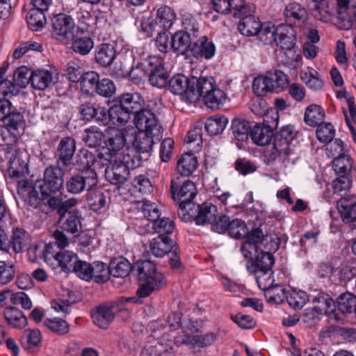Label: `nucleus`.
Segmentation results:
<instances>
[{
	"instance_id": "69168bd1",
	"label": "nucleus",
	"mask_w": 356,
	"mask_h": 356,
	"mask_svg": "<svg viewBox=\"0 0 356 356\" xmlns=\"http://www.w3.org/2000/svg\"><path fill=\"white\" fill-rule=\"evenodd\" d=\"M317 139L324 143H328L332 140L335 135V129L331 123L322 122L317 126L316 131Z\"/></svg>"
},
{
	"instance_id": "f257e3e1",
	"label": "nucleus",
	"mask_w": 356,
	"mask_h": 356,
	"mask_svg": "<svg viewBox=\"0 0 356 356\" xmlns=\"http://www.w3.org/2000/svg\"><path fill=\"white\" fill-rule=\"evenodd\" d=\"M282 238L277 235L264 234L262 229L254 230L248 241H244L240 251L247 259L246 269L254 275L258 286L261 290H267L262 286L261 279L270 280L273 275V266L275 259L273 255L280 248Z\"/></svg>"
},
{
	"instance_id": "e433bc0d",
	"label": "nucleus",
	"mask_w": 356,
	"mask_h": 356,
	"mask_svg": "<svg viewBox=\"0 0 356 356\" xmlns=\"http://www.w3.org/2000/svg\"><path fill=\"white\" fill-rule=\"evenodd\" d=\"M94 48V41L89 35H72V51L79 55H88Z\"/></svg>"
},
{
	"instance_id": "f8f14e48",
	"label": "nucleus",
	"mask_w": 356,
	"mask_h": 356,
	"mask_svg": "<svg viewBox=\"0 0 356 356\" xmlns=\"http://www.w3.org/2000/svg\"><path fill=\"white\" fill-rule=\"evenodd\" d=\"M11 98L0 97V120L6 122L8 131H17L25 124L23 113L13 106Z\"/></svg>"
},
{
	"instance_id": "5fc2aeb1",
	"label": "nucleus",
	"mask_w": 356,
	"mask_h": 356,
	"mask_svg": "<svg viewBox=\"0 0 356 356\" xmlns=\"http://www.w3.org/2000/svg\"><path fill=\"white\" fill-rule=\"evenodd\" d=\"M92 279L97 284H104L108 281L111 276L110 264L107 266L103 261L92 263Z\"/></svg>"
},
{
	"instance_id": "6e6d98bb",
	"label": "nucleus",
	"mask_w": 356,
	"mask_h": 356,
	"mask_svg": "<svg viewBox=\"0 0 356 356\" xmlns=\"http://www.w3.org/2000/svg\"><path fill=\"white\" fill-rule=\"evenodd\" d=\"M17 267L14 261L10 260H0V286L12 282L15 276Z\"/></svg>"
},
{
	"instance_id": "393cba45",
	"label": "nucleus",
	"mask_w": 356,
	"mask_h": 356,
	"mask_svg": "<svg viewBox=\"0 0 356 356\" xmlns=\"http://www.w3.org/2000/svg\"><path fill=\"white\" fill-rule=\"evenodd\" d=\"M213 9L221 15L232 14L234 16H241L243 10H245L244 0H211Z\"/></svg>"
},
{
	"instance_id": "a211bd4d",
	"label": "nucleus",
	"mask_w": 356,
	"mask_h": 356,
	"mask_svg": "<svg viewBox=\"0 0 356 356\" xmlns=\"http://www.w3.org/2000/svg\"><path fill=\"white\" fill-rule=\"evenodd\" d=\"M179 250V245L170 236H159L152 239L149 242V250L152 255L158 258H163L171 252Z\"/></svg>"
},
{
	"instance_id": "423d86ee",
	"label": "nucleus",
	"mask_w": 356,
	"mask_h": 356,
	"mask_svg": "<svg viewBox=\"0 0 356 356\" xmlns=\"http://www.w3.org/2000/svg\"><path fill=\"white\" fill-rule=\"evenodd\" d=\"M170 195L179 206L178 215L180 216L184 210H187L195 203L193 199L197 195V188L192 181L178 176L170 181Z\"/></svg>"
},
{
	"instance_id": "473e14b6",
	"label": "nucleus",
	"mask_w": 356,
	"mask_h": 356,
	"mask_svg": "<svg viewBox=\"0 0 356 356\" xmlns=\"http://www.w3.org/2000/svg\"><path fill=\"white\" fill-rule=\"evenodd\" d=\"M273 137V130L270 127H267L264 124L262 126L259 123L255 124L252 127L250 138L252 142L259 146L269 145Z\"/></svg>"
},
{
	"instance_id": "6ab92c4d",
	"label": "nucleus",
	"mask_w": 356,
	"mask_h": 356,
	"mask_svg": "<svg viewBox=\"0 0 356 356\" xmlns=\"http://www.w3.org/2000/svg\"><path fill=\"white\" fill-rule=\"evenodd\" d=\"M126 144V135L120 129H112L107 131L102 149H106L111 156H115Z\"/></svg>"
},
{
	"instance_id": "2f4dec72",
	"label": "nucleus",
	"mask_w": 356,
	"mask_h": 356,
	"mask_svg": "<svg viewBox=\"0 0 356 356\" xmlns=\"http://www.w3.org/2000/svg\"><path fill=\"white\" fill-rule=\"evenodd\" d=\"M110 268L111 275L115 277H127L134 273V264L124 257L113 258L110 261Z\"/></svg>"
},
{
	"instance_id": "864d4df0",
	"label": "nucleus",
	"mask_w": 356,
	"mask_h": 356,
	"mask_svg": "<svg viewBox=\"0 0 356 356\" xmlns=\"http://www.w3.org/2000/svg\"><path fill=\"white\" fill-rule=\"evenodd\" d=\"M338 309L342 314H351L356 310V296L346 291L339 296L337 299Z\"/></svg>"
},
{
	"instance_id": "0eeeda50",
	"label": "nucleus",
	"mask_w": 356,
	"mask_h": 356,
	"mask_svg": "<svg viewBox=\"0 0 356 356\" xmlns=\"http://www.w3.org/2000/svg\"><path fill=\"white\" fill-rule=\"evenodd\" d=\"M195 99L203 98L205 105L213 110L220 108L225 102L226 93L216 86V80L212 76H200V82L197 88Z\"/></svg>"
},
{
	"instance_id": "bb28decb",
	"label": "nucleus",
	"mask_w": 356,
	"mask_h": 356,
	"mask_svg": "<svg viewBox=\"0 0 356 356\" xmlns=\"http://www.w3.org/2000/svg\"><path fill=\"white\" fill-rule=\"evenodd\" d=\"M190 52L195 58L209 60L215 55L216 46L212 41L209 40V38L204 35L193 42Z\"/></svg>"
},
{
	"instance_id": "f3484780",
	"label": "nucleus",
	"mask_w": 356,
	"mask_h": 356,
	"mask_svg": "<svg viewBox=\"0 0 356 356\" xmlns=\"http://www.w3.org/2000/svg\"><path fill=\"white\" fill-rule=\"evenodd\" d=\"M245 12L241 13V16H234L235 18H239L238 30L245 36H255L261 28L262 24L259 17L251 14L250 9L245 6Z\"/></svg>"
},
{
	"instance_id": "49530a36",
	"label": "nucleus",
	"mask_w": 356,
	"mask_h": 356,
	"mask_svg": "<svg viewBox=\"0 0 356 356\" xmlns=\"http://www.w3.org/2000/svg\"><path fill=\"white\" fill-rule=\"evenodd\" d=\"M26 341V348L31 351L39 350L42 346V334L38 329L25 330L21 337V343L24 346V341Z\"/></svg>"
},
{
	"instance_id": "4be33fe9",
	"label": "nucleus",
	"mask_w": 356,
	"mask_h": 356,
	"mask_svg": "<svg viewBox=\"0 0 356 356\" xmlns=\"http://www.w3.org/2000/svg\"><path fill=\"white\" fill-rule=\"evenodd\" d=\"M170 76L165 64L158 57H156L151 70L148 81L151 86L158 88H167Z\"/></svg>"
},
{
	"instance_id": "cd10ccee",
	"label": "nucleus",
	"mask_w": 356,
	"mask_h": 356,
	"mask_svg": "<svg viewBox=\"0 0 356 356\" xmlns=\"http://www.w3.org/2000/svg\"><path fill=\"white\" fill-rule=\"evenodd\" d=\"M296 132L292 125L283 126L278 132L273 133V145L281 151L291 154L290 144L296 137Z\"/></svg>"
},
{
	"instance_id": "72a5a7b5",
	"label": "nucleus",
	"mask_w": 356,
	"mask_h": 356,
	"mask_svg": "<svg viewBox=\"0 0 356 356\" xmlns=\"http://www.w3.org/2000/svg\"><path fill=\"white\" fill-rule=\"evenodd\" d=\"M197 156L192 152L181 154L177 161V168L181 177H189L197 169Z\"/></svg>"
},
{
	"instance_id": "f704fd0d",
	"label": "nucleus",
	"mask_w": 356,
	"mask_h": 356,
	"mask_svg": "<svg viewBox=\"0 0 356 356\" xmlns=\"http://www.w3.org/2000/svg\"><path fill=\"white\" fill-rule=\"evenodd\" d=\"M257 229H261L260 226L258 227H254L249 231L244 220L239 218H234L230 222L227 234L230 237L235 239L238 240L245 238V241H248L252 232Z\"/></svg>"
},
{
	"instance_id": "0e129e2a",
	"label": "nucleus",
	"mask_w": 356,
	"mask_h": 356,
	"mask_svg": "<svg viewBox=\"0 0 356 356\" xmlns=\"http://www.w3.org/2000/svg\"><path fill=\"white\" fill-rule=\"evenodd\" d=\"M116 92L115 83L108 78L100 79L95 90V95L105 98L111 97Z\"/></svg>"
},
{
	"instance_id": "7c9ffc66",
	"label": "nucleus",
	"mask_w": 356,
	"mask_h": 356,
	"mask_svg": "<svg viewBox=\"0 0 356 356\" xmlns=\"http://www.w3.org/2000/svg\"><path fill=\"white\" fill-rule=\"evenodd\" d=\"M296 31L291 26H280L278 29L277 42L276 46L280 47L282 51H291L296 47Z\"/></svg>"
},
{
	"instance_id": "338daca9",
	"label": "nucleus",
	"mask_w": 356,
	"mask_h": 356,
	"mask_svg": "<svg viewBox=\"0 0 356 356\" xmlns=\"http://www.w3.org/2000/svg\"><path fill=\"white\" fill-rule=\"evenodd\" d=\"M92 264L79 259L74 266L72 273L79 278L90 281L92 279Z\"/></svg>"
},
{
	"instance_id": "aec40b11",
	"label": "nucleus",
	"mask_w": 356,
	"mask_h": 356,
	"mask_svg": "<svg viewBox=\"0 0 356 356\" xmlns=\"http://www.w3.org/2000/svg\"><path fill=\"white\" fill-rule=\"evenodd\" d=\"M75 150V140L70 136L63 138L57 148V166H60L63 168L70 165Z\"/></svg>"
},
{
	"instance_id": "09e8293b",
	"label": "nucleus",
	"mask_w": 356,
	"mask_h": 356,
	"mask_svg": "<svg viewBox=\"0 0 356 356\" xmlns=\"http://www.w3.org/2000/svg\"><path fill=\"white\" fill-rule=\"evenodd\" d=\"M267 75L271 81L270 86L273 92H281L289 86L288 76L280 70L269 71Z\"/></svg>"
},
{
	"instance_id": "79ce46f5",
	"label": "nucleus",
	"mask_w": 356,
	"mask_h": 356,
	"mask_svg": "<svg viewBox=\"0 0 356 356\" xmlns=\"http://www.w3.org/2000/svg\"><path fill=\"white\" fill-rule=\"evenodd\" d=\"M157 270L156 264L146 259L138 260L134 263L133 275L137 277L139 285L143 282L147 276L154 273Z\"/></svg>"
},
{
	"instance_id": "680f3d73",
	"label": "nucleus",
	"mask_w": 356,
	"mask_h": 356,
	"mask_svg": "<svg viewBox=\"0 0 356 356\" xmlns=\"http://www.w3.org/2000/svg\"><path fill=\"white\" fill-rule=\"evenodd\" d=\"M43 324L50 331L58 335H64L68 333L70 330L69 324L60 318H46Z\"/></svg>"
},
{
	"instance_id": "ea45409f",
	"label": "nucleus",
	"mask_w": 356,
	"mask_h": 356,
	"mask_svg": "<svg viewBox=\"0 0 356 356\" xmlns=\"http://www.w3.org/2000/svg\"><path fill=\"white\" fill-rule=\"evenodd\" d=\"M54 257L62 270L66 273H72L74 266L79 260L76 254L68 250H60Z\"/></svg>"
},
{
	"instance_id": "1a4fd4ad",
	"label": "nucleus",
	"mask_w": 356,
	"mask_h": 356,
	"mask_svg": "<svg viewBox=\"0 0 356 356\" xmlns=\"http://www.w3.org/2000/svg\"><path fill=\"white\" fill-rule=\"evenodd\" d=\"M216 213L217 207L212 203H194L187 210H184L179 217L184 222L194 221L197 225L202 226L213 222Z\"/></svg>"
},
{
	"instance_id": "a878e982",
	"label": "nucleus",
	"mask_w": 356,
	"mask_h": 356,
	"mask_svg": "<svg viewBox=\"0 0 356 356\" xmlns=\"http://www.w3.org/2000/svg\"><path fill=\"white\" fill-rule=\"evenodd\" d=\"M192 44L191 33L184 30H178L170 36V49L177 54L186 55Z\"/></svg>"
},
{
	"instance_id": "a19ab883",
	"label": "nucleus",
	"mask_w": 356,
	"mask_h": 356,
	"mask_svg": "<svg viewBox=\"0 0 356 356\" xmlns=\"http://www.w3.org/2000/svg\"><path fill=\"white\" fill-rule=\"evenodd\" d=\"M325 120V111L321 106L311 104L305 109L304 121L306 124L310 127H317Z\"/></svg>"
},
{
	"instance_id": "774afa93",
	"label": "nucleus",
	"mask_w": 356,
	"mask_h": 356,
	"mask_svg": "<svg viewBox=\"0 0 356 356\" xmlns=\"http://www.w3.org/2000/svg\"><path fill=\"white\" fill-rule=\"evenodd\" d=\"M270 79L268 75L265 76H258L254 79L252 82V90L258 96L266 95L267 92H273L270 86Z\"/></svg>"
},
{
	"instance_id": "dca6fc26",
	"label": "nucleus",
	"mask_w": 356,
	"mask_h": 356,
	"mask_svg": "<svg viewBox=\"0 0 356 356\" xmlns=\"http://www.w3.org/2000/svg\"><path fill=\"white\" fill-rule=\"evenodd\" d=\"M252 129V123L249 120L242 118L232 119L230 131L233 140L238 149H242L243 143L248 140Z\"/></svg>"
},
{
	"instance_id": "58836bf2",
	"label": "nucleus",
	"mask_w": 356,
	"mask_h": 356,
	"mask_svg": "<svg viewBox=\"0 0 356 356\" xmlns=\"http://www.w3.org/2000/svg\"><path fill=\"white\" fill-rule=\"evenodd\" d=\"M29 241L30 235L25 229L20 227L13 228L9 242L10 248L15 253L21 252L29 245Z\"/></svg>"
},
{
	"instance_id": "bf43d9fd",
	"label": "nucleus",
	"mask_w": 356,
	"mask_h": 356,
	"mask_svg": "<svg viewBox=\"0 0 356 356\" xmlns=\"http://www.w3.org/2000/svg\"><path fill=\"white\" fill-rule=\"evenodd\" d=\"M152 228L159 236H170L175 229V223L169 218L159 217L152 222Z\"/></svg>"
},
{
	"instance_id": "3c124183",
	"label": "nucleus",
	"mask_w": 356,
	"mask_h": 356,
	"mask_svg": "<svg viewBox=\"0 0 356 356\" xmlns=\"http://www.w3.org/2000/svg\"><path fill=\"white\" fill-rule=\"evenodd\" d=\"M86 200L90 209L95 212L105 207L106 203L104 193L96 190L95 187L90 188L87 192Z\"/></svg>"
},
{
	"instance_id": "c9c22d12",
	"label": "nucleus",
	"mask_w": 356,
	"mask_h": 356,
	"mask_svg": "<svg viewBox=\"0 0 356 356\" xmlns=\"http://www.w3.org/2000/svg\"><path fill=\"white\" fill-rule=\"evenodd\" d=\"M99 79L100 75L98 72H85L79 83L81 92L88 97H94Z\"/></svg>"
},
{
	"instance_id": "c85d7f7f",
	"label": "nucleus",
	"mask_w": 356,
	"mask_h": 356,
	"mask_svg": "<svg viewBox=\"0 0 356 356\" xmlns=\"http://www.w3.org/2000/svg\"><path fill=\"white\" fill-rule=\"evenodd\" d=\"M116 58V50L110 43H102L97 45L94 53L96 63L102 67L111 66Z\"/></svg>"
},
{
	"instance_id": "4c0bfd02",
	"label": "nucleus",
	"mask_w": 356,
	"mask_h": 356,
	"mask_svg": "<svg viewBox=\"0 0 356 356\" xmlns=\"http://www.w3.org/2000/svg\"><path fill=\"white\" fill-rule=\"evenodd\" d=\"M92 122L99 126H107L109 124L118 126L116 116L113 113L112 104H111L108 108L100 104H97Z\"/></svg>"
},
{
	"instance_id": "8fccbe9b",
	"label": "nucleus",
	"mask_w": 356,
	"mask_h": 356,
	"mask_svg": "<svg viewBox=\"0 0 356 356\" xmlns=\"http://www.w3.org/2000/svg\"><path fill=\"white\" fill-rule=\"evenodd\" d=\"M353 160L344 153L341 154L332 161V168L337 175H350Z\"/></svg>"
},
{
	"instance_id": "39448f33",
	"label": "nucleus",
	"mask_w": 356,
	"mask_h": 356,
	"mask_svg": "<svg viewBox=\"0 0 356 356\" xmlns=\"http://www.w3.org/2000/svg\"><path fill=\"white\" fill-rule=\"evenodd\" d=\"M147 125L149 126L137 128L138 131L136 134L132 143L133 147L136 151L135 155L145 153L149 155L154 144L161 141L163 138V129L158 123L156 117H154V122L148 123Z\"/></svg>"
},
{
	"instance_id": "37998d69",
	"label": "nucleus",
	"mask_w": 356,
	"mask_h": 356,
	"mask_svg": "<svg viewBox=\"0 0 356 356\" xmlns=\"http://www.w3.org/2000/svg\"><path fill=\"white\" fill-rule=\"evenodd\" d=\"M31 86L38 90H44L52 81V74L48 70H38L31 73Z\"/></svg>"
},
{
	"instance_id": "f03ea898",
	"label": "nucleus",
	"mask_w": 356,
	"mask_h": 356,
	"mask_svg": "<svg viewBox=\"0 0 356 356\" xmlns=\"http://www.w3.org/2000/svg\"><path fill=\"white\" fill-rule=\"evenodd\" d=\"M111 104L118 126L125 125L131 116L134 117L136 128L146 127L148 123L154 122L156 115L151 110L144 108L145 100L138 92L122 93L114 97Z\"/></svg>"
},
{
	"instance_id": "20e7f679",
	"label": "nucleus",
	"mask_w": 356,
	"mask_h": 356,
	"mask_svg": "<svg viewBox=\"0 0 356 356\" xmlns=\"http://www.w3.org/2000/svg\"><path fill=\"white\" fill-rule=\"evenodd\" d=\"M142 157L129 152L122 153L114 160H111L105 170V177L114 185H123L127 181L130 170L141 165Z\"/></svg>"
},
{
	"instance_id": "c03bdc74",
	"label": "nucleus",
	"mask_w": 356,
	"mask_h": 356,
	"mask_svg": "<svg viewBox=\"0 0 356 356\" xmlns=\"http://www.w3.org/2000/svg\"><path fill=\"white\" fill-rule=\"evenodd\" d=\"M85 133L83 140L88 147L102 149L106 134L98 127L91 126L85 130Z\"/></svg>"
},
{
	"instance_id": "ddd939ff",
	"label": "nucleus",
	"mask_w": 356,
	"mask_h": 356,
	"mask_svg": "<svg viewBox=\"0 0 356 356\" xmlns=\"http://www.w3.org/2000/svg\"><path fill=\"white\" fill-rule=\"evenodd\" d=\"M156 57L153 56L134 57L131 63L130 73L131 80L134 83L140 84L145 79H148L154 63L156 61Z\"/></svg>"
},
{
	"instance_id": "7ed1b4c3",
	"label": "nucleus",
	"mask_w": 356,
	"mask_h": 356,
	"mask_svg": "<svg viewBox=\"0 0 356 356\" xmlns=\"http://www.w3.org/2000/svg\"><path fill=\"white\" fill-rule=\"evenodd\" d=\"M64 172L60 166L50 165L43 174V179L36 180L33 184L24 181L19 184V193L26 194L27 204L38 208L41 202L60 191L64 183Z\"/></svg>"
},
{
	"instance_id": "6e6552de",
	"label": "nucleus",
	"mask_w": 356,
	"mask_h": 356,
	"mask_svg": "<svg viewBox=\"0 0 356 356\" xmlns=\"http://www.w3.org/2000/svg\"><path fill=\"white\" fill-rule=\"evenodd\" d=\"M200 77L186 76L177 73L170 77L168 84L169 91L175 95L181 96L191 101L195 99Z\"/></svg>"
},
{
	"instance_id": "4468645a",
	"label": "nucleus",
	"mask_w": 356,
	"mask_h": 356,
	"mask_svg": "<svg viewBox=\"0 0 356 356\" xmlns=\"http://www.w3.org/2000/svg\"><path fill=\"white\" fill-rule=\"evenodd\" d=\"M118 304L111 302L100 305L91 311L93 323L102 329H107L115 318V314L120 311Z\"/></svg>"
},
{
	"instance_id": "c756f323",
	"label": "nucleus",
	"mask_w": 356,
	"mask_h": 356,
	"mask_svg": "<svg viewBox=\"0 0 356 356\" xmlns=\"http://www.w3.org/2000/svg\"><path fill=\"white\" fill-rule=\"evenodd\" d=\"M82 220L81 211H76L67 216L58 217V223L59 228L63 231L76 235L82 229Z\"/></svg>"
},
{
	"instance_id": "e2e57ef3",
	"label": "nucleus",
	"mask_w": 356,
	"mask_h": 356,
	"mask_svg": "<svg viewBox=\"0 0 356 356\" xmlns=\"http://www.w3.org/2000/svg\"><path fill=\"white\" fill-rule=\"evenodd\" d=\"M96 161L95 154L88 149H81L77 155L76 163L81 168L79 170H94L92 167Z\"/></svg>"
},
{
	"instance_id": "2eb2a0df",
	"label": "nucleus",
	"mask_w": 356,
	"mask_h": 356,
	"mask_svg": "<svg viewBox=\"0 0 356 356\" xmlns=\"http://www.w3.org/2000/svg\"><path fill=\"white\" fill-rule=\"evenodd\" d=\"M167 284V280L164 274L158 269L147 277L136 291V295L140 298L149 296L154 291L163 289Z\"/></svg>"
},
{
	"instance_id": "412c9836",
	"label": "nucleus",
	"mask_w": 356,
	"mask_h": 356,
	"mask_svg": "<svg viewBox=\"0 0 356 356\" xmlns=\"http://www.w3.org/2000/svg\"><path fill=\"white\" fill-rule=\"evenodd\" d=\"M337 209L343 223L356 222V197L355 195L342 196L337 202Z\"/></svg>"
},
{
	"instance_id": "5701e85b",
	"label": "nucleus",
	"mask_w": 356,
	"mask_h": 356,
	"mask_svg": "<svg viewBox=\"0 0 356 356\" xmlns=\"http://www.w3.org/2000/svg\"><path fill=\"white\" fill-rule=\"evenodd\" d=\"M307 11L306 8L298 3H291L286 6L284 10L285 22L288 26H301L307 19Z\"/></svg>"
},
{
	"instance_id": "de8ad7c7",
	"label": "nucleus",
	"mask_w": 356,
	"mask_h": 356,
	"mask_svg": "<svg viewBox=\"0 0 356 356\" xmlns=\"http://www.w3.org/2000/svg\"><path fill=\"white\" fill-rule=\"evenodd\" d=\"M131 63L127 58L116 61L109 70V74L116 80L131 79Z\"/></svg>"
},
{
	"instance_id": "a18cd8bd",
	"label": "nucleus",
	"mask_w": 356,
	"mask_h": 356,
	"mask_svg": "<svg viewBox=\"0 0 356 356\" xmlns=\"http://www.w3.org/2000/svg\"><path fill=\"white\" fill-rule=\"evenodd\" d=\"M228 123V118L224 115H216L207 119L204 128L209 136H217L222 133Z\"/></svg>"
},
{
	"instance_id": "052dcab7",
	"label": "nucleus",
	"mask_w": 356,
	"mask_h": 356,
	"mask_svg": "<svg viewBox=\"0 0 356 356\" xmlns=\"http://www.w3.org/2000/svg\"><path fill=\"white\" fill-rule=\"evenodd\" d=\"M45 10L34 8L30 10L27 15V23L33 31H38L42 29L47 22Z\"/></svg>"
},
{
	"instance_id": "9d476101",
	"label": "nucleus",
	"mask_w": 356,
	"mask_h": 356,
	"mask_svg": "<svg viewBox=\"0 0 356 356\" xmlns=\"http://www.w3.org/2000/svg\"><path fill=\"white\" fill-rule=\"evenodd\" d=\"M98 183L97 174L95 170H79L72 175L66 181L67 191L70 194H80L84 191L96 187Z\"/></svg>"
},
{
	"instance_id": "4d7b16f0",
	"label": "nucleus",
	"mask_w": 356,
	"mask_h": 356,
	"mask_svg": "<svg viewBox=\"0 0 356 356\" xmlns=\"http://www.w3.org/2000/svg\"><path fill=\"white\" fill-rule=\"evenodd\" d=\"M156 19L163 29H170L176 19V14L170 6H163L158 9Z\"/></svg>"
},
{
	"instance_id": "b1692460",
	"label": "nucleus",
	"mask_w": 356,
	"mask_h": 356,
	"mask_svg": "<svg viewBox=\"0 0 356 356\" xmlns=\"http://www.w3.org/2000/svg\"><path fill=\"white\" fill-rule=\"evenodd\" d=\"M3 322L10 328L22 330L28 325L27 317L15 307H6L2 313Z\"/></svg>"
},
{
	"instance_id": "9b49d317",
	"label": "nucleus",
	"mask_w": 356,
	"mask_h": 356,
	"mask_svg": "<svg viewBox=\"0 0 356 356\" xmlns=\"http://www.w3.org/2000/svg\"><path fill=\"white\" fill-rule=\"evenodd\" d=\"M51 34L54 38L67 44L73 34L75 23L72 16L60 13L51 18Z\"/></svg>"
},
{
	"instance_id": "13d9d810",
	"label": "nucleus",
	"mask_w": 356,
	"mask_h": 356,
	"mask_svg": "<svg viewBox=\"0 0 356 356\" xmlns=\"http://www.w3.org/2000/svg\"><path fill=\"white\" fill-rule=\"evenodd\" d=\"M310 301L314 305V307L326 314L332 307H334L335 302L327 293L322 291L318 292L316 296H312Z\"/></svg>"
},
{
	"instance_id": "603ef678",
	"label": "nucleus",
	"mask_w": 356,
	"mask_h": 356,
	"mask_svg": "<svg viewBox=\"0 0 356 356\" xmlns=\"http://www.w3.org/2000/svg\"><path fill=\"white\" fill-rule=\"evenodd\" d=\"M278 29L270 24H264L255 36L263 44L272 45L277 42Z\"/></svg>"
}]
</instances>
